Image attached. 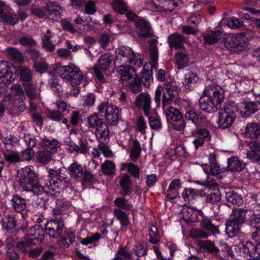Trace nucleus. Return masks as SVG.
Segmentation results:
<instances>
[{
  "instance_id": "obj_47",
  "label": "nucleus",
  "mask_w": 260,
  "mask_h": 260,
  "mask_svg": "<svg viewBox=\"0 0 260 260\" xmlns=\"http://www.w3.org/2000/svg\"><path fill=\"white\" fill-rule=\"evenodd\" d=\"M62 12V9L58 4L50 3V19L56 20L59 18Z\"/></svg>"
},
{
  "instance_id": "obj_12",
  "label": "nucleus",
  "mask_w": 260,
  "mask_h": 260,
  "mask_svg": "<svg viewBox=\"0 0 260 260\" xmlns=\"http://www.w3.org/2000/svg\"><path fill=\"white\" fill-rule=\"evenodd\" d=\"M99 112H105V116L107 122L110 125H116L119 119V110L113 105L107 106L105 103H101L98 106Z\"/></svg>"
},
{
  "instance_id": "obj_26",
  "label": "nucleus",
  "mask_w": 260,
  "mask_h": 260,
  "mask_svg": "<svg viewBox=\"0 0 260 260\" xmlns=\"http://www.w3.org/2000/svg\"><path fill=\"white\" fill-rule=\"evenodd\" d=\"M49 141L46 139L42 140V148L37 154V158L39 161L43 164H47L49 162Z\"/></svg>"
},
{
  "instance_id": "obj_20",
  "label": "nucleus",
  "mask_w": 260,
  "mask_h": 260,
  "mask_svg": "<svg viewBox=\"0 0 260 260\" xmlns=\"http://www.w3.org/2000/svg\"><path fill=\"white\" fill-rule=\"evenodd\" d=\"M26 52L34 60V67L37 71L42 73L47 70V64L43 62V61H39L40 54L38 51L32 49H28L26 50Z\"/></svg>"
},
{
  "instance_id": "obj_25",
  "label": "nucleus",
  "mask_w": 260,
  "mask_h": 260,
  "mask_svg": "<svg viewBox=\"0 0 260 260\" xmlns=\"http://www.w3.org/2000/svg\"><path fill=\"white\" fill-rule=\"evenodd\" d=\"M11 202L14 210L17 212L23 211L26 207L25 199L19 194H13Z\"/></svg>"
},
{
  "instance_id": "obj_6",
  "label": "nucleus",
  "mask_w": 260,
  "mask_h": 260,
  "mask_svg": "<svg viewBox=\"0 0 260 260\" xmlns=\"http://www.w3.org/2000/svg\"><path fill=\"white\" fill-rule=\"evenodd\" d=\"M48 224L49 221H47L45 224V230L40 225L37 224L31 226L28 231V234L17 244V248L22 253H26L28 248L42 243L45 237L48 235L46 227Z\"/></svg>"
},
{
  "instance_id": "obj_29",
  "label": "nucleus",
  "mask_w": 260,
  "mask_h": 260,
  "mask_svg": "<svg viewBox=\"0 0 260 260\" xmlns=\"http://www.w3.org/2000/svg\"><path fill=\"white\" fill-rule=\"evenodd\" d=\"M228 168L232 172H240L244 169L245 164L243 163L236 156L231 157L228 161Z\"/></svg>"
},
{
  "instance_id": "obj_40",
  "label": "nucleus",
  "mask_w": 260,
  "mask_h": 260,
  "mask_svg": "<svg viewBox=\"0 0 260 260\" xmlns=\"http://www.w3.org/2000/svg\"><path fill=\"white\" fill-rule=\"evenodd\" d=\"M68 170L72 177L78 179L81 178L83 176V167L77 162L71 164Z\"/></svg>"
},
{
  "instance_id": "obj_18",
  "label": "nucleus",
  "mask_w": 260,
  "mask_h": 260,
  "mask_svg": "<svg viewBox=\"0 0 260 260\" xmlns=\"http://www.w3.org/2000/svg\"><path fill=\"white\" fill-rule=\"evenodd\" d=\"M244 135L246 137L255 139V143L260 144V124L250 123L247 124Z\"/></svg>"
},
{
  "instance_id": "obj_10",
  "label": "nucleus",
  "mask_w": 260,
  "mask_h": 260,
  "mask_svg": "<svg viewBox=\"0 0 260 260\" xmlns=\"http://www.w3.org/2000/svg\"><path fill=\"white\" fill-rule=\"evenodd\" d=\"M89 126L95 129V133L97 139L101 142H104L109 136V131L107 124L103 123L99 117L95 115L88 118Z\"/></svg>"
},
{
  "instance_id": "obj_43",
  "label": "nucleus",
  "mask_w": 260,
  "mask_h": 260,
  "mask_svg": "<svg viewBox=\"0 0 260 260\" xmlns=\"http://www.w3.org/2000/svg\"><path fill=\"white\" fill-rule=\"evenodd\" d=\"M201 166L206 174L216 176L221 172L220 166L217 164H214L210 166L206 164H202L201 165Z\"/></svg>"
},
{
  "instance_id": "obj_17",
  "label": "nucleus",
  "mask_w": 260,
  "mask_h": 260,
  "mask_svg": "<svg viewBox=\"0 0 260 260\" xmlns=\"http://www.w3.org/2000/svg\"><path fill=\"white\" fill-rule=\"evenodd\" d=\"M235 86L239 92L247 93L254 88V81L246 77L240 78L238 75L235 76Z\"/></svg>"
},
{
  "instance_id": "obj_59",
  "label": "nucleus",
  "mask_w": 260,
  "mask_h": 260,
  "mask_svg": "<svg viewBox=\"0 0 260 260\" xmlns=\"http://www.w3.org/2000/svg\"><path fill=\"white\" fill-rule=\"evenodd\" d=\"M134 251L137 256H142L147 252L146 244L145 243H138L134 247Z\"/></svg>"
},
{
  "instance_id": "obj_48",
  "label": "nucleus",
  "mask_w": 260,
  "mask_h": 260,
  "mask_svg": "<svg viewBox=\"0 0 260 260\" xmlns=\"http://www.w3.org/2000/svg\"><path fill=\"white\" fill-rule=\"evenodd\" d=\"M253 146L254 149L247 152V157L260 165V144L255 143Z\"/></svg>"
},
{
  "instance_id": "obj_62",
  "label": "nucleus",
  "mask_w": 260,
  "mask_h": 260,
  "mask_svg": "<svg viewBox=\"0 0 260 260\" xmlns=\"http://www.w3.org/2000/svg\"><path fill=\"white\" fill-rule=\"evenodd\" d=\"M95 101V96L94 94L90 93L83 96V106L84 107H89L94 105Z\"/></svg>"
},
{
  "instance_id": "obj_14",
  "label": "nucleus",
  "mask_w": 260,
  "mask_h": 260,
  "mask_svg": "<svg viewBox=\"0 0 260 260\" xmlns=\"http://www.w3.org/2000/svg\"><path fill=\"white\" fill-rule=\"evenodd\" d=\"M19 184L23 191L29 192L34 195L40 194L45 191L44 187L39 184L38 177H34V179L20 181Z\"/></svg>"
},
{
  "instance_id": "obj_24",
  "label": "nucleus",
  "mask_w": 260,
  "mask_h": 260,
  "mask_svg": "<svg viewBox=\"0 0 260 260\" xmlns=\"http://www.w3.org/2000/svg\"><path fill=\"white\" fill-rule=\"evenodd\" d=\"M3 228L9 233H13L16 230L17 220L12 215H6L2 220Z\"/></svg>"
},
{
  "instance_id": "obj_41",
  "label": "nucleus",
  "mask_w": 260,
  "mask_h": 260,
  "mask_svg": "<svg viewBox=\"0 0 260 260\" xmlns=\"http://www.w3.org/2000/svg\"><path fill=\"white\" fill-rule=\"evenodd\" d=\"M120 183L123 195H127L131 192L132 184L130 177L128 175L125 174L122 176Z\"/></svg>"
},
{
  "instance_id": "obj_21",
  "label": "nucleus",
  "mask_w": 260,
  "mask_h": 260,
  "mask_svg": "<svg viewBox=\"0 0 260 260\" xmlns=\"http://www.w3.org/2000/svg\"><path fill=\"white\" fill-rule=\"evenodd\" d=\"M18 182L23 181L28 179H34V177H38L32 166H29L22 168L18 171Z\"/></svg>"
},
{
  "instance_id": "obj_58",
  "label": "nucleus",
  "mask_w": 260,
  "mask_h": 260,
  "mask_svg": "<svg viewBox=\"0 0 260 260\" xmlns=\"http://www.w3.org/2000/svg\"><path fill=\"white\" fill-rule=\"evenodd\" d=\"M149 241L153 244H157L159 241V235L155 225H152L149 229Z\"/></svg>"
},
{
  "instance_id": "obj_55",
  "label": "nucleus",
  "mask_w": 260,
  "mask_h": 260,
  "mask_svg": "<svg viewBox=\"0 0 260 260\" xmlns=\"http://www.w3.org/2000/svg\"><path fill=\"white\" fill-rule=\"evenodd\" d=\"M101 236L99 233H95L92 235L88 236L85 238L81 239L80 242L84 245L94 244L99 241Z\"/></svg>"
},
{
  "instance_id": "obj_63",
  "label": "nucleus",
  "mask_w": 260,
  "mask_h": 260,
  "mask_svg": "<svg viewBox=\"0 0 260 260\" xmlns=\"http://www.w3.org/2000/svg\"><path fill=\"white\" fill-rule=\"evenodd\" d=\"M197 135L201 137L205 142L210 140L209 131L206 128H198L193 131Z\"/></svg>"
},
{
  "instance_id": "obj_1",
  "label": "nucleus",
  "mask_w": 260,
  "mask_h": 260,
  "mask_svg": "<svg viewBox=\"0 0 260 260\" xmlns=\"http://www.w3.org/2000/svg\"><path fill=\"white\" fill-rule=\"evenodd\" d=\"M116 61L129 63L134 68H131L128 65L122 64L117 68V72L121 75L122 84L129 87L134 93H137L141 90L140 78L136 75V70L143 64V58L138 53H135L128 47H121L115 50Z\"/></svg>"
},
{
  "instance_id": "obj_64",
  "label": "nucleus",
  "mask_w": 260,
  "mask_h": 260,
  "mask_svg": "<svg viewBox=\"0 0 260 260\" xmlns=\"http://www.w3.org/2000/svg\"><path fill=\"white\" fill-rule=\"evenodd\" d=\"M26 109L24 104L22 102L19 103L18 105L16 104L13 105V107L10 109L11 113L14 115H18L21 112L24 111Z\"/></svg>"
},
{
  "instance_id": "obj_27",
  "label": "nucleus",
  "mask_w": 260,
  "mask_h": 260,
  "mask_svg": "<svg viewBox=\"0 0 260 260\" xmlns=\"http://www.w3.org/2000/svg\"><path fill=\"white\" fill-rule=\"evenodd\" d=\"M184 117L187 120H190L196 126H199L205 122V118L201 114H198L193 110L186 112Z\"/></svg>"
},
{
  "instance_id": "obj_38",
  "label": "nucleus",
  "mask_w": 260,
  "mask_h": 260,
  "mask_svg": "<svg viewBox=\"0 0 260 260\" xmlns=\"http://www.w3.org/2000/svg\"><path fill=\"white\" fill-rule=\"evenodd\" d=\"M6 53L9 58L18 62H22L24 57L22 53L17 48L11 47L6 49Z\"/></svg>"
},
{
  "instance_id": "obj_15",
  "label": "nucleus",
  "mask_w": 260,
  "mask_h": 260,
  "mask_svg": "<svg viewBox=\"0 0 260 260\" xmlns=\"http://www.w3.org/2000/svg\"><path fill=\"white\" fill-rule=\"evenodd\" d=\"M135 106L143 111L144 114L147 117H149L151 109V98L150 95L146 93H141L136 98Z\"/></svg>"
},
{
  "instance_id": "obj_56",
  "label": "nucleus",
  "mask_w": 260,
  "mask_h": 260,
  "mask_svg": "<svg viewBox=\"0 0 260 260\" xmlns=\"http://www.w3.org/2000/svg\"><path fill=\"white\" fill-rule=\"evenodd\" d=\"M201 225L204 229L211 232L213 234L219 233L217 227L214 225L209 219H204L201 222Z\"/></svg>"
},
{
  "instance_id": "obj_57",
  "label": "nucleus",
  "mask_w": 260,
  "mask_h": 260,
  "mask_svg": "<svg viewBox=\"0 0 260 260\" xmlns=\"http://www.w3.org/2000/svg\"><path fill=\"white\" fill-rule=\"evenodd\" d=\"M19 41L22 46L28 47H33L36 45V42L35 40L28 36L21 37Z\"/></svg>"
},
{
  "instance_id": "obj_54",
  "label": "nucleus",
  "mask_w": 260,
  "mask_h": 260,
  "mask_svg": "<svg viewBox=\"0 0 260 260\" xmlns=\"http://www.w3.org/2000/svg\"><path fill=\"white\" fill-rule=\"evenodd\" d=\"M141 149L137 140L133 141L132 148L131 151V157L133 160L137 159L140 155Z\"/></svg>"
},
{
  "instance_id": "obj_36",
  "label": "nucleus",
  "mask_w": 260,
  "mask_h": 260,
  "mask_svg": "<svg viewBox=\"0 0 260 260\" xmlns=\"http://www.w3.org/2000/svg\"><path fill=\"white\" fill-rule=\"evenodd\" d=\"M251 225L257 230L252 234V239L254 241H258V237L260 236V214H253L250 217Z\"/></svg>"
},
{
  "instance_id": "obj_30",
  "label": "nucleus",
  "mask_w": 260,
  "mask_h": 260,
  "mask_svg": "<svg viewBox=\"0 0 260 260\" xmlns=\"http://www.w3.org/2000/svg\"><path fill=\"white\" fill-rule=\"evenodd\" d=\"M222 36V32L219 29L215 31H208L204 35V42L209 44H213L220 39Z\"/></svg>"
},
{
  "instance_id": "obj_42",
  "label": "nucleus",
  "mask_w": 260,
  "mask_h": 260,
  "mask_svg": "<svg viewBox=\"0 0 260 260\" xmlns=\"http://www.w3.org/2000/svg\"><path fill=\"white\" fill-rule=\"evenodd\" d=\"M181 186L180 181L178 179L173 180L168 189V197L171 199H175L178 196V190Z\"/></svg>"
},
{
  "instance_id": "obj_4",
  "label": "nucleus",
  "mask_w": 260,
  "mask_h": 260,
  "mask_svg": "<svg viewBox=\"0 0 260 260\" xmlns=\"http://www.w3.org/2000/svg\"><path fill=\"white\" fill-rule=\"evenodd\" d=\"M52 71L50 75L60 76L61 78L72 87V94L77 95L80 92L79 85L82 84L83 86L88 84L87 78L82 71L75 64L70 63L67 66H61L60 63L53 64Z\"/></svg>"
},
{
  "instance_id": "obj_19",
  "label": "nucleus",
  "mask_w": 260,
  "mask_h": 260,
  "mask_svg": "<svg viewBox=\"0 0 260 260\" xmlns=\"http://www.w3.org/2000/svg\"><path fill=\"white\" fill-rule=\"evenodd\" d=\"M135 25L139 30V35L144 38L150 37L152 36L151 28L148 22L142 18H137L135 20Z\"/></svg>"
},
{
  "instance_id": "obj_51",
  "label": "nucleus",
  "mask_w": 260,
  "mask_h": 260,
  "mask_svg": "<svg viewBox=\"0 0 260 260\" xmlns=\"http://www.w3.org/2000/svg\"><path fill=\"white\" fill-rule=\"evenodd\" d=\"M112 6L114 11L119 14H124L127 10L123 0H113Z\"/></svg>"
},
{
  "instance_id": "obj_50",
  "label": "nucleus",
  "mask_w": 260,
  "mask_h": 260,
  "mask_svg": "<svg viewBox=\"0 0 260 260\" xmlns=\"http://www.w3.org/2000/svg\"><path fill=\"white\" fill-rule=\"evenodd\" d=\"M115 217L120 222L122 226L128 224L129 219L127 214L119 209H115L113 211Z\"/></svg>"
},
{
  "instance_id": "obj_39",
  "label": "nucleus",
  "mask_w": 260,
  "mask_h": 260,
  "mask_svg": "<svg viewBox=\"0 0 260 260\" xmlns=\"http://www.w3.org/2000/svg\"><path fill=\"white\" fill-rule=\"evenodd\" d=\"M19 141V139L15 136L9 135L4 138V147L3 151L11 150Z\"/></svg>"
},
{
  "instance_id": "obj_11",
  "label": "nucleus",
  "mask_w": 260,
  "mask_h": 260,
  "mask_svg": "<svg viewBox=\"0 0 260 260\" xmlns=\"http://www.w3.org/2000/svg\"><path fill=\"white\" fill-rule=\"evenodd\" d=\"M114 65L113 59L109 53H105L99 59V66L94 68V72L96 77L101 83L105 82V78L103 73L107 74L106 72Z\"/></svg>"
},
{
  "instance_id": "obj_46",
  "label": "nucleus",
  "mask_w": 260,
  "mask_h": 260,
  "mask_svg": "<svg viewBox=\"0 0 260 260\" xmlns=\"http://www.w3.org/2000/svg\"><path fill=\"white\" fill-rule=\"evenodd\" d=\"M209 187H210V192L206 197V201L212 203L219 201L221 199V193L218 187L217 186H213V188L210 186Z\"/></svg>"
},
{
  "instance_id": "obj_52",
  "label": "nucleus",
  "mask_w": 260,
  "mask_h": 260,
  "mask_svg": "<svg viewBox=\"0 0 260 260\" xmlns=\"http://www.w3.org/2000/svg\"><path fill=\"white\" fill-rule=\"evenodd\" d=\"M2 18L6 23L11 25L17 24L19 21L17 15L12 13H6L3 14Z\"/></svg>"
},
{
  "instance_id": "obj_7",
  "label": "nucleus",
  "mask_w": 260,
  "mask_h": 260,
  "mask_svg": "<svg viewBox=\"0 0 260 260\" xmlns=\"http://www.w3.org/2000/svg\"><path fill=\"white\" fill-rule=\"evenodd\" d=\"M149 43L150 44L149 48L150 58L153 65L150 62H147L145 64L142 72L141 78L142 83L146 87H149L153 81L152 66H155L157 63L158 57L156 41L155 40H152L149 41Z\"/></svg>"
},
{
  "instance_id": "obj_23",
  "label": "nucleus",
  "mask_w": 260,
  "mask_h": 260,
  "mask_svg": "<svg viewBox=\"0 0 260 260\" xmlns=\"http://www.w3.org/2000/svg\"><path fill=\"white\" fill-rule=\"evenodd\" d=\"M4 160L9 165H15L22 161L20 153L15 150L3 151Z\"/></svg>"
},
{
  "instance_id": "obj_49",
  "label": "nucleus",
  "mask_w": 260,
  "mask_h": 260,
  "mask_svg": "<svg viewBox=\"0 0 260 260\" xmlns=\"http://www.w3.org/2000/svg\"><path fill=\"white\" fill-rule=\"evenodd\" d=\"M225 197L227 201L233 204L240 205L243 202L241 197L234 190L226 192Z\"/></svg>"
},
{
  "instance_id": "obj_13",
  "label": "nucleus",
  "mask_w": 260,
  "mask_h": 260,
  "mask_svg": "<svg viewBox=\"0 0 260 260\" xmlns=\"http://www.w3.org/2000/svg\"><path fill=\"white\" fill-rule=\"evenodd\" d=\"M64 142L67 149L71 153L84 155L89 153L90 147L86 140H80L79 145H77L70 138L67 139Z\"/></svg>"
},
{
  "instance_id": "obj_5",
  "label": "nucleus",
  "mask_w": 260,
  "mask_h": 260,
  "mask_svg": "<svg viewBox=\"0 0 260 260\" xmlns=\"http://www.w3.org/2000/svg\"><path fill=\"white\" fill-rule=\"evenodd\" d=\"M224 98L223 91L215 86H208L199 101L201 109L207 113H213L220 107Z\"/></svg>"
},
{
  "instance_id": "obj_28",
  "label": "nucleus",
  "mask_w": 260,
  "mask_h": 260,
  "mask_svg": "<svg viewBox=\"0 0 260 260\" xmlns=\"http://www.w3.org/2000/svg\"><path fill=\"white\" fill-rule=\"evenodd\" d=\"M199 80V78L197 74L189 73L185 75L182 83L186 90H191L195 87Z\"/></svg>"
},
{
  "instance_id": "obj_9",
  "label": "nucleus",
  "mask_w": 260,
  "mask_h": 260,
  "mask_svg": "<svg viewBox=\"0 0 260 260\" xmlns=\"http://www.w3.org/2000/svg\"><path fill=\"white\" fill-rule=\"evenodd\" d=\"M246 211L242 208L233 210L231 215V220L227 222L225 231L230 238H233L238 234L243 222Z\"/></svg>"
},
{
  "instance_id": "obj_44",
  "label": "nucleus",
  "mask_w": 260,
  "mask_h": 260,
  "mask_svg": "<svg viewBox=\"0 0 260 260\" xmlns=\"http://www.w3.org/2000/svg\"><path fill=\"white\" fill-rule=\"evenodd\" d=\"M27 97L30 100L37 98L36 86L33 81L23 83Z\"/></svg>"
},
{
  "instance_id": "obj_22",
  "label": "nucleus",
  "mask_w": 260,
  "mask_h": 260,
  "mask_svg": "<svg viewBox=\"0 0 260 260\" xmlns=\"http://www.w3.org/2000/svg\"><path fill=\"white\" fill-rule=\"evenodd\" d=\"M168 41L170 48L176 49L184 48L183 42L186 41V39L179 34H173L168 38Z\"/></svg>"
},
{
  "instance_id": "obj_53",
  "label": "nucleus",
  "mask_w": 260,
  "mask_h": 260,
  "mask_svg": "<svg viewBox=\"0 0 260 260\" xmlns=\"http://www.w3.org/2000/svg\"><path fill=\"white\" fill-rule=\"evenodd\" d=\"M102 168L103 172L108 175H112L114 174L115 165L110 160H106L102 165Z\"/></svg>"
},
{
  "instance_id": "obj_37",
  "label": "nucleus",
  "mask_w": 260,
  "mask_h": 260,
  "mask_svg": "<svg viewBox=\"0 0 260 260\" xmlns=\"http://www.w3.org/2000/svg\"><path fill=\"white\" fill-rule=\"evenodd\" d=\"M16 71L19 73L20 79L23 82V83L32 81L31 72L27 67L21 66H18Z\"/></svg>"
},
{
  "instance_id": "obj_45",
  "label": "nucleus",
  "mask_w": 260,
  "mask_h": 260,
  "mask_svg": "<svg viewBox=\"0 0 260 260\" xmlns=\"http://www.w3.org/2000/svg\"><path fill=\"white\" fill-rule=\"evenodd\" d=\"M127 169V171L132 175L134 178L139 179V169L135 164L129 163H123L121 164V170L123 171Z\"/></svg>"
},
{
  "instance_id": "obj_33",
  "label": "nucleus",
  "mask_w": 260,
  "mask_h": 260,
  "mask_svg": "<svg viewBox=\"0 0 260 260\" xmlns=\"http://www.w3.org/2000/svg\"><path fill=\"white\" fill-rule=\"evenodd\" d=\"M200 210H197L194 207L187 206L183 209L184 217L186 220L193 222H196L198 218V213H200Z\"/></svg>"
},
{
  "instance_id": "obj_60",
  "label": "nucleus",
  "mask_w": 260,
  "mask_h": 260,
  "mask_svg": "<svg viewBox=\"0 0 260 260\" xmlns=\"http://www.w3.org/2000/svg\"><path fill=\"white\" fill-rule=\"evenodd\" d=\"M137 129L142 134H145L147 128V123L143 116H140L136 123Z\"/></svg>"
},
{
  "instance_id": "obj_3",
  "label": "nucleus",
  "mask_w": 260,
  "mask_h": 260,
  "mask_svg": "<svg viewBox=\"0 0 260 260\" xmlns=\"http://www.w3.org/2000/svg\"><path fill=\"white\" fill-rule=\"evenodd\" d=\"M258 110V105L248 99L244 100L237 104L231 102L219 112L217 121L218 126L221 129L230 127L235 120L237 112L240 113L242 117H247Z\"/></svg>"
},
{
  "instance_id": "obj_61",
  "label": "nucleus",
  "mask_w": 260,
  "mask_h": 260,
  "mask_svg": "<svg viewBox=\"0 0 260 260\" xmlns=\"http://www.w3.org/2000/svg\"><path fill=\"white\" fill-rule=\"evenodd\" d=\"M114 202L116 206L124 210H128L132 206L129 204H127V201L122 197L116 198Z\"/></svg>"
},
{
  "instance_id": "obj_31",
  "label": "nucleus",
  "mask_w": 260,
  "mask_h": 260,
  "mask_svg": "<svg viewBox=\"0 0 260 260\" xmlns=\"http://www.w3.org/2000/svg\"><path fill=\"white\" fill-rule=\"evenodd\" d=\"M243 9L249 11L252 16H250L248 14L243 13L241 15L242 18H244L247 20L251 19L254 21L255 25L258 28H260V10H254L247 7H244Z\"/></svg>"
},
{
  "instance_id": "obj_34",
  "label": "nucleus",
  "mask_w": 260,
  "mask_h": 260,
  "mask_svg": "<svg viewBox=\"0 0 260 260\" xmlns=\"http://www.w3.org/2000/svg\"><path fill=\"white\" fill-rule=\"evenodd\" d=\"M50 237L55 238L59 236L63 227L62 221L59 220H52L50 221Z\"/></svg>"
},
{
  "instance_id": "obj_2",
  "label": "nucleus",
  "mask_w": 260,
  "mask_h": 260,
  "mask_svg": "<svg viewBox=\"0 0 260 260\" xmlns=\"http://www.w3.org/2000/svg\"><path fill=\"white\" fill-rule=\"evenodd\" d=\"M177 86L174 83L166 82L163 86L159 85L155 92L154 101L156 107H159L162 96V109L168 122L171 121L172 127L178 131H182L185 126L183 116L180 112L172 106L168 107L167 103L171 101L174 96V92Z\"/></svg>"
},
{
  "instance_id": "obj_8",
  "label": "nucleus",
  "mask_w": 260,
  "mask_h": 260,
  "mask_svg": "<svg viewBox=\"0 0 260 260\" xmlns=\"http://www.w3.org/2000/svg\"><path fill=\"white\" fill-rule=\"evenodd\" d=\"M221 41L225 48L231 51H242L249 44V40L244 33L225 35Z\"/></svg>"
},
{
  "instance_id": "obj_32",
  "label": "nucleus",
  "mask_w": 260,
  "mask_h": 260,
  "mask_svg": "<svg viewBox=\"0 0 260 260\" xmlns=\"http://www.w3.org/2000/svg\"><path fill=\"white\" fill-rule=\"evenodd\" d=\"M176 63L179 69H182L189 65V57L188 54L183 51L178 52L175 55Z\"/></svg>"
},
{
  "instance_id": "obj_16",
  "label": "nucleus",
  "mask_w": 260,
  "mask_h": 260,
  "mask_svg": "<svg viewBox=\"0 0 260 260\" xmlns=\"http://www.w3.org/2000/svg\"><path fill=\"white\" fill-rule=\"evenodd\" d=\"M14 67L6 61H0V80L3 82H12L16 76L13 74Z\"/></svg>"
},
{
  "instance_id": "obj_35",
  "label": "nucleus",
  "mask_w": 260,
  "mask_h": 260,
  "mask_svg": "<svg viewBox=\"0 0 260 260\" xmlns=\"http://www.w3.org/2000/svg\"><path fill=\"white\" fill-rule=\"evenodd\" d=\"M240 252L244 256L254 257L255 253V245L250 242H243L240 245Z\"/></svg>"
}]
</instances>
